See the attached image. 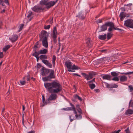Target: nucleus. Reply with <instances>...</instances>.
Here are the masks:
<instances>
[{"mask_svg": "<svg viewBox=\"0 0 133 133\" xmlns=\"http://www.w3.org/2000/svg\"><path fill=\"white\" fill-rule=\"evenodd\" d=\"M69 117L71 122H72L74 119L75 118L74 116L71 115L69 116Z\"/></svg>", "mask_w": 133, "mask_h": 133, "instance_id": "nucleus-36", "label": "nucleus"}, {"mask_svg": "<svg viewBox=\"0 0 133 133\" xmlns=\"http://www.w3.org/2000/svg\"><path fill=\"white\" fill-rule=\"evenodd\" d=\"M114 29L115 30H120L121 31H123V30L122 29H120L118 28H114Z\"/></svg>", "mask_w": 133, "mask_h": 133, "instance_id": "nucleus-55", "label": "nucleus"}, {"mask_svg": "<svg viewBox=\"0 0 133 133\" xmlns=\"http://www.w3.org/2000/svg\"><path fill=\"white\" fill-rule=\"evenodd\" d=\"M48 2L47 0H42L40 2V4L42 5H43L46 6Z\"/></svg>", "mask_w": 133, "mask_h": 133, "instance_id": "nucleus-21", "label": "nucleus"}, {"mask_svg": "<svg viewBox=\"0 0 133 133\" xmlns=\"http://www.w3.org/2000/svg\"><path fill=\"white\" fill-rule=\"evenodd\" d=\"M76 108H77V109H79L80 108V107H79V105H76Z\"/></svg>", "mask_w": 133, "mask_h": 133, "instance_id": "nucleus-58", "label": "nucleus"}, {"mask_svg": "<svg viewBox=\"0 0 133 133\" xmlns=\"http://www.w3.org/2000/svg\"><path fill=\"white\" fill-rule=\"evenodd\" d=\"M57 31L56 29V27L55 26L53 28V31L52 37L54 40V42L56 43V39L57 37Z\"/></svg>", "mask_w": 133, "mask_h": 133, "instance_id": "nucleus-9", "label": "nucleus"}, {"mask_svg": "<svg viewBox=\"0 0 133 133\" xmlns=\"http://www.w3.org/2000/svg\"><path fill=\"white\" fill-rule=\"evenodd\" d=\"M36 59H37V62H38V60L39 59V57H36Z\"/></svg>", "mask_w": 133, "mask_h": 133, "instance_id": "nucleus-61", "label": "nucleus"}, {"mask_svg": "<svg viewBox=\"0 0 133 133\" xmlns=\"http://www.w3.org/2000/svg\"><path fill=\"white\" fill-rule=\"evenodd\" d=\"M74 75H76V76H78L79 77H81V75H78V74H77L76 73H74V74H72Z\"/></svg>", "mask_w": 133, "mask_h": 133, "instance_id": "nucleus-57", "label": "nucleus"}, {"mask_svg": "<svg viewBox=\"0 0 133 133\" xmlns=\"http://www.w3.org/2000/svg\"><path fill=\"white\" fill-rule=\"evenodd\" d=\"M42 101H43V102L44 103V104L42 106H44L45 105H46L45 104H44V103L45 102V98L43 95H42Z\"/></svg>", "mask_w": 133, "mask_h": 133, "instance_id": "nucleus-43", "label": "nucleus"}, {"mask_svg": "<svg viewBox=\"0 0 133 133\" xmlns=\"http://www.w3.org/2000/svg\"><path fill=\"white\" fill-rule=\"evenodd\" d=\"M95 78H93L92 80H91V81H88V83H92V82H95Z\"/></svg>", "mask_w": 133, "mask_h": 133, "instance_id": "nucleus-53", "label": "nucleus"}, {"mask_svg": "<svg viewBox=\"0 0 133 133\" xmlns=\"http://www.w3.org/2000/svg\"><path fill=\"white\" fill-rule=\"evenodd\" d=\"M24 26V24H21L20 25L19 30L18 32H19L21 30Z\"/></svg>", "mask_w": 133, "mask_h": 133, "instance_id": "nucleus-40", "label": "nucleus"}, {"mask_svg": "<svg viewBox=\"0 0 133 133\" xmlns=\"http://www.w3.org/2000/svg\"><path fill=\"white\" fill-rule=\"evenodd\" d=\"M75 98L76 99H78L80 101H82V99L81 97H79L78 95H76L75 96Z\"/></svg>", "mask_w": 133, "mask_h": 133, "instance_id": "nucleus-37", "label": "nucleus"}, {"mask_svg": "<svg viewBox=\"0 0 133 133\" xmlns=\"http://www.w3.org/2000/svg\"><path fill=\"white\" fill-rule=\"evenodd\" d=\"M109 23L110 24V26H109V28L108 29V31H109L110 32L112 31L113 30V29H114L115 25L114 23L112 22H109Z\"/></svg>", "mask_w": 133, "mask_h": 133, "instance_id": "nucleus-15", "label": "nucleus"}, {"mask_svg": "<svg viewBox=\"0 0 133 133\" xmlns=\"http://www.w3.org/2000/svg\"><path fill=\"white\" fill-rule=\"evenodd\" d=\"M22 121L23 122L24 121V116L23 114L22 116Z\"/></svg>", "mask_w": 133, "mask_h": 133, "instance_id": "nucleus-62", "label": "nucleus"}, {"mask_svg": "<svg viewBox=\"0 0 133 133\" xmlns=\"http://www.w3.org/2000/svg\"><path fill=\"white\" fill-rule=\"evenodd\" d=\"M71 69L72 70H78L79 69H80V68L77 66H76L75 65H73L72 66Z\"/></svg>", "mask_w": 133, "mask_h": 133, "instance_id": "nucleus-27", "label": "nucleus"}, {"mask_svg": "<svg viewBox=\"0 0 133 133\" xmlns=\"http://www.w3.org/2000/svg\"><path fill=\"white\" fill-rule=\"evenodd\" d=\"M103 59L104 61H107V62H109L110 60V58L109 57H105Z\"/></svg>", "mask_w": 133, "mask_h": 133, "instance_id": "nucleus-38", "label": "nucleus"}, {"mask_svg": "<svg viewBox=\"0 0 133 133\" xmlns=\"http://www.w3.org/2000/svg\"><path fill=\"white\" fill-rule=\"evenodd\" d=\"M110 25H111L110 23H109V22L106 23L104 24L101 26V31H105L107 29V26H110Z\"/></svg>", "mask_w": 133, "mask_h": 133, "instance_id": "nucleus-7", "label": "nucleus"}, {"mask_svg": "<svg viewBox=\"0 0 133 133\" xmlns=\"http://www.w3.org/2000/svg\"><path fill=\"white\" fill-rule=\"evenodd\" d=\"M50 25H45L44 26V28L45 29H48L50 28Z\"/></svg>", "mask_w": 133, "mask_h": 133, "instance_id": "nucleus-45", "label": "nucleus"}, {"mask_svg": "<svg viewBox=\"0 0 133 133\" xmlns=\"http://www.w3.org/2000/svg\"><path fill=\"white\" fill-rule=\"evenodd\" d=\"M51 69H45L44 67H43L41 69V74L42 76H45L47 75Z\"/></svg>", "mask_w": 133, "mask_h": 133, "instance_id": "nucleus-6", "label": "nucleus"}, {"mask_svg": "<svg viewBox=\"0 0 133 133\" xmlns=\"http://www.w3.org/2000/svg\"><path fill=\"white\" fill-rule=\"evenodd\" d=\"M82 74L83 75V76L88 81L92 79L93 78V74L91 73H89L88 75L83 73H82Z\"/></svg>", "mask_w": 133, "mask_h": 133, "instance_id": "nucleus-5", "label": "nucleus"}, {"mask_svg": "<svg viewBox=\"0 0 133 133\" xmlns=\"http://www.w3.org/2000/svg\"><path fill=\"white\" fill-rule=\"evenodd\" d=\"M89 86L91 89H94L95 87V85L94 84H89Z\"/></svg>", "mask_w": 133, "mask_h": 133, "instance_id": "nucleus-32", "label": "nucleus"}, {"mask_svg": "<svg viewBox=\"0 0 133 133\" xmlns=\"http://www.w3.org/2000/svg\"><path fill=\"white\" fill-rule=\"evenodd\" d=\"M133 21L131 19H128L124 22V25L130 28Z\"/></svg>", "mask_w": 133, "mask_h": 133, "instance_id": "nucleus-10", "label": "nucleus"}, {"mask_svg": "<svg viewBox=\"0 0 133 133\" xmlns=\"http://www.w3.org/2000/svg\"><path fill=\"white\" fill-rule=\"evenodd\" d=\"M123 74L125 75H130L133 74V71L132 72H128L126 73H123Z\"/></svg>", "mask_w": 133, "mask_h": 133, "instance_id": "nucleus-47", "label": "nucleus"}, {"mask_svg": "<svg viewBox=\"0 0 133 133\" xmlns=\"http://www.w3.org/2000/svg\"><path fill=\"white\" fill-rule=\"evenodd\" d=\"M120 18V20L122 21L126 17V13L123 12H121L119 15Z\"/></svg>", "mask_w": 133, "mask_h": 133, "instance_id": "nucleus-16", "label": "nucleus"}, {"mask_svg": "<svg viewBox=\"0 0 133 133\" xmlns=\"http://www.w3.org/2000/svg\"><path fill=\"white\" fill-rule=\"evenodd\" d=\"M127 77L125 76H121L120 78V80L122 82H124L127 80Z\"/></svg>", "mask_w": 133, "mask_h": 133, "instance_id": "nucleus-19", "label": "nucleus"}, {"mask_svg": "<svg viewBox=\"0 0 133 133\" xmlns=\"http://www.w3.org/2000/svg\"><path fill=\"white\" fill-rule=\"evenodd\" d=\"M10 48V45H7L3 48V50L4 52H6V51Z\"/></svg>", "mask_w": 133, "mask_h": 133, "instance_id": "nucleus-25", "label": "nucleus"}, {"mask_svg": "<svg viewBox=\"0 0 133 133\" xmlns=\"http://www.w3.org/2000/svg\"><path fill=\"white\" fill-rule=\"evenodd\" d=\"M23 107V111H24L25 110V107L24 105H22Z\"/></svg>", "mask_w": 133, "mask_h": 133, "instance_id": "nucleus-64", "label": "nucleus"}, {"mask_svg": "<svg viewBox=\"0 0 133 133\" xmlns=\"http://www.w3.org/2000/svg\"><path fill=\"white\" fill-rule=\"evenodd\" d=\"M111 75L114 77H116L118 76V74L115 72H111Z\"/></svg>", "mask_w": 133, "mask_h": 133, "instance_id": "nucleus-31", "label": "nucleus"}, {"mask_svg": "<svg viewBox=\"0 0 133 133\" xmlns=\"http://www.w3.org/2000/svg\"><path fill=\"white\" fill-rule=\"evenodd\" d=\"M18 37L16 35H13L11 37L9 38V39L12 42H14L17 40Z\"/></svg>", "mask_w": 133, "mask_h": 133, "instance_id": "nucleus-12", "label": "nucleus"}, {"mask_svg": "<svg viewBox=\"0 0 133 133\" xmlns=\"http://www.w3.org/2000/svg\"><path fill=\"white\" fill-rule=\"evenodd\" d=\"M0 4L3 6H4V3L2 0H0Z\"/></svg>", "mask_w": 133, "mask_h": 133, "instance_id": "nucleus-52", "label": "nucleus"}, {"mask_svg": "<svg viewBox=\"0 0 133 133\" xmlns=\"http://www.w3.org/2000/svg\"><path fill=\"white\" fill-rule=\"evenodd\" d=\"M65 65L67 68L69 69H68V71L70 72L73 71L71 69L72 67V64L70 62H66L65 63Z\"/></svg>", "mask_w": 133, "mask_h": 133, "instance_id": "nucleus-11", "label": "nucleus"}, {"mask_svg": "<svg viewBox=\"0 0 133 133\" xmlns=\"http://www.w3.org/2000/svg\"><path fill=\"white\" fill-rule=\"evenodd\" d=\"M76 113H74L75 114H76L75 115V117L76 118L78 119H81L82 118V116L81 115V114H79L78 115L77 114V112L76 111Z\"/></svg>", "mask_w": 133, "mask_h": 133, "instance_id": "nucleus-23", "label": "nucleus"}, {"mask_svg": "<svg viewBox=\"0 0 133 133\" xmlns=\"http://www.w3.org/2000/svg\"><path fill=\"white\" fill-rule=\"evenodd\" d=\"M48 37L47 32L45 31H42L39 35V41L42 42L43 46L46 48H48Z\"/></svg>", "mask_w": 133, "mask_h": 133, "instance_id": "nucleus-2", "label": "nucleus"}, {"mask_svg": "<svg viewBox=\"0 0 133 133\" xmlns=\"http://www.w3.org/2000/svg\"><path fill=\"white\" fill-rule=\"evenodd\" d=\"M112 80L114 81H118L119 79L118 77H114L112 79Z\"/></svg>", "mask_w": 133, "mask_h": 133, "instance_id": "nucleus-42", "label": "nucleus"}, {"mask_svg": "<svg viewBox=\"0 0 133 133\" xmlns=\"http://www.w3.org/2000/svg\"><path fill=\"white\" fill-rule=\"evenodd\" d=\"M125 131L126 132V133H129L130 132L129 128H128L127 129L125 130Z\"/></svg>", "mask_w": 133, "mask_h": 133, "instance_id": "nucleus-51", "label": "nucleus"}, {"mask_svg": "<svg viewBox=\"0 0 133 133\" xmlns=\"http://www.w3.org/2000/svg\"><path fill=\"white\" fill-rule=\"evenodd\" d=\"M41 67V65L39 63H37V66L36 67V69L37 70H38Z\"/></svg>", "mask_w": 133, "mask_h": 133, "instance_id": "nucleus-46", "label": "nucleus"}, {"mask_svg": "<svg viewBox=\"0 0 133 133\" xmlns=\"http://www.w3.org/2000/svg\"><path fill=\"white\" fill-rule=\"evenodd\" d=\"M118 87V85L115 84H114L111 85V87L112 88H117Z\"/></svg>", "mask_w": 133, "mask_h": 133, "instance_id": "nucleus-44", "label": "nucleus"}, {"mask_svg": "<svg viewBox=\"0 0 133 133\" xmlns=\"http://www.w3.org/2000/svg\"><path fill=\"white\" fill-rule=\"evenodd\" d=\"M23 81H20V82L21 85H23L26 84L25 80L23 79Z\"/></svg>", "mask_w": 133, "mask_h": 133, "instance_id": "nucleus-35", "label": "nucleus"}, {"mask_svg": "<svg viewBox=\"0 0 133 133\" xmlns=\"http://www.w3.org/2000/svg\"><path fill=\"white\" fill-rule=\"evenodd\" d=\"M104 79H107L108 80H111V76L109 75H104L102 77Z\"/></svg>", "mask_w": 133, "mask_h": 133, "instance_id": "nucleus-17", "label": "nucleus"}, {"mask_svg": "<svg viewBox=\"0 0 133 133\" xmlns=\"http://www.w3.org/2000/svg\"><path fill=\"white\" fill-rule=\"evenodd\" d=\"M77 110L79 114H82V111L80 108L77 109Z\"/></svg>", "mask_w": 133, "mask_h": 133, "instance_id": "nucleus-49", "label": "nucleus"}, {"mask_svg": "<svg viewBox=\"0 0 133 133\" xmlns=\"http://www.w3.org/2000/svg\"><path fill=\"white\" fill-rule=\"evenodd\" d=\"M130 28H133V22H132L131 23V26L130 27Z\"/></svg>", "mask_w": 133, "mask_h": 133, "instance_id": "nucleus-60", "label": "nucleus"}, {"mask_svg": "<svg viewBox=\"0 0 133 133\" xmlns=\"http://www.w3.org/2000/svg\"><path fill=\"white\" fill-rule=\"evenodd\" d=\"M42 62L45 65L49 61L43 59L42 60Z\"/></svg>", "mask_w": 133, "mask_h": 133, "instance_id": "nucleus-41", "label": "nucleus"}, {"mask_svg": "<svg viewBox=\"0 0 133 133\" xmlns=\"http://www.w3.org/2000/svg\"><path fill=\"white\" fill-rule=\"evenodd\" d=\"M129 90L130 92H132L133 90V87L131 85L128 86Z\"/></svg>", "mask_w": 133, "mask_h": 133, "instance_id": "nucleus-34", "label": "nucleus"}, {"mask_svg": "<svg viewBox=\"0 0 133 133\" xmlns=\"http://www.w3.org/2000/svg\"><path fill=\"white\" fill-rule=\"evenodd\" d=\"M23 79L25 80V82L27 81H29L30 80V78L29 75H28L27 76H25L23 78Z\"/></svg>", "mask_w": 133, "mask_h": 133, "instance_id": "nucleus-33", "label": "nucleus"}, {"mask_svg": "<svg viewBox=\"0 0 133 133\" xmlns=\"http://www.w3.org/2000/svg\"><path fill=\"white\" fill-rule=\"evenodd\" d=\"M2 21H0V29L2 28Z\"/></svg>", "mask_w": 133, "mask_h": 133, "instance_id": "nucleus-56", "label": "nucleus"}, {"mask_svg": "<svg viewBox=\"0 0 133 133\" xmlns=\"http://www.w3.org/2000/svg\"><path fill=\"white\" fill-rule=\"evenodd\" d=\"M44 85L49 92L51 93L44 103V104L46 105L50 101H54L56 99L57 95L56 94L60 92L62 90V88L58 82L55 81L50 83H45Z\"/></svg>", "mask_w": 133, "mask_h": 133, "instance_id": "nucleus-1", "label": "nucleus"}, {"mask_svg": "<svg viewBox=\"0 0 133 133\" xmlns=\"http://www.w3.org/2000/svg\"><path fill=\"white\" fill-rule=\"evenodd\" d=\"M94 91L96 92L97 93L99 92L100 91V90L98 89H95Z\"/></svg>", "mask_w": 133, "mask_h": 133, "instance_id": "nucleus-54", "label": "nucleus"}, {"mask_svg": "<svg viewBox=\"0 0 133 133\" xmlns=\"http://www.w3.org/2000/svg\"><path fill=\"white\" fill-rule=\"evenodd\" d=\"M42 79L44 81H50L51 80L48 76L43 78Z\"/></svg>", "mask_w": 133, "mask_h": 133, "instance_id": "nucleus-30", "label": "nucleus"}, {"mask_svg": "<svg viewBox=\"0 0 133 133\" xmlns=\"http://www.w3.org/2000/svg\"><path fill=\"white\" fill-rule=\"evenodd\" d=\"M102 20L99 19L98 21V23H100L102 22Z\"/></svg>", "mask_w": 133, "mask_h": 133, "instance_id": "nucleus-59", "label": "nucleus"}, {"mask_svg": "<svg viewBox=\"0 0 133 133\" xmlns=\"http://www.w3.org/2000/svg\"><path fill=\"white\" fill-rule=\"evenodd\" d=\"M112 34L111 33H108L107 34V38L108 40L109 39L112 37Z\"/></svg>", "mask_w": 133, "mask_h": 133, "instance_id": "nucleus-29", "label": "nucleus"}, {"mask_svg": "<svg viewBox=\"0 0 133 133\" xmlns=\"http://www.w3.org/2000/svg\"><path fill=\"white\" fill-rule=\"evenodd\" d=\"M4 56L3 53L2 52L0 51V58H1L3 57Z\"/></svg>", "mask_w": 133, "mask_h": 133, "instance_id": "nucleus-48", "label": "nucleus"}, {"mask_svg": "<svg viewBox=\"0 0 133 133\" xmlns=\"http://www.w3.org/2000/svg\"><path fill=\"white\" fill-rule=\"evenodd\" d=\"M107 50L106 49L100 50V51L102 52L106 53Z\"/></svg>", "mask_w": 133, "mask_h": 133, "instance_id": "nucleus-50", "label": "nucleus"}, {"mask_svg": "<svg viewBox=\"0 0 133 133\" xmlns=\"http://www.w3.org/2000/svg\"><path fill=\"white\" fill-rule=\"evenodd\" d=\"M46 65L49 68H51L52 67V64L49 62V61L46 64Z\"/></svg>", "mask_w": 133, "mask_h": 133, "instance_id": "nucleus-39", "label": "nucleus"}, {"mask_svg": "<svg viewBox=\"0 0 133 133\" xmlns=\"http://www.w3.org/2000/svg\"><path fill=\"white\" fill-rule=\"evenodd\" d=\"M28 133H35V132L34 131H30Z\"/></svg>", "mask_w": 133, "mask_h": 133, "instance_id": "nucleus-63", "label": "nucleus"}, {"mask_svg": "<svg viewBox=\"0 0 133 133\" xmlns=\"http://www.w3.org/2000/svg\"><path fill=\"white\" fill-rule=\"evenodd\" d=\"M45 7H43L42 6L36 5L31 8L33 11L36 12H40L44 10L45 9Z\"/></svg>", "mask_w": 133, "mask_h": 133, "instance_id": "nucleus-3", "label": "nucleus"}, {"mask_svg": "<svg viewBox=\"0 0 133 133\" xmlns=\"http://www.w3.org/2000/svg\"><path fill=\"white\" fill-rule=\"evenodd\" d=\"M40 54L39 51L38 52L35 51L32 54V56L35 57H38L39 55Z\"/></svg>", "mask_w": 133, "mask_h": 133, "instance_id": "nucleus-24", "label": "nucleus"}, {"mask_svg": "<svg viewBox=\"0 0 133 133\" xmlns=\"http://www.w3.org/2000/svg\"><path fill=\"white\" fill-rule=\"evenodd\" d=\"M39 51L40 54H45L48 52V50L46 49H44L39 50Z\"/></svg>", "mask_w": 133, "mask_h": 133, "instance_id": "nucleus-20", "label": "nucleus"}, {"mask_svg": "<svg viewBox=\"0 0 133 133\" xmlns=\"http://www.w3.org/2000/svg\"><path fill=\"white\" fill-rule=\"evenodd\" d=\"M49 73L50 74L48 76L49 78L51 79L54 78V71L52 70L51 69Z\"/></svg>", "mask_w": 133, "mask_h": 133, "instance_id": "nucleus-14", "label": "nucleus"}, {"mask_svg": "<svg viewBox=\"0 0 133 133\" xmlns=\"http://www.w3.org/2000/svg\"><path fill=\"white\" fill-rule=\"evenodd\" d=\"M98 38L101 40H104L106 38L107 35L105 34L104 35H99L98 36Z\"/></svg>", "mask_w": 133, "mask_h": 133, "instance_id": "nucleus-18", "label": "nucleus"}, {"mask_svg": "<svg viewBox=\"0 0 133 133\" xmlns=\"http://www.w3.org/2000/svg\"><path fill=\"white\" fill-rule=\"evenodd\" d=\"M40 59L42 60L43 59H47V56L46 55H41L39 57Z\"/></svg>", "mask_w": 133, "mask_h": 133, "instance_id": "nucleus-28", "label": "nucleus"}, {"mask_svg": "<svg viewBox=\"0 0 133 133\" xmlns=\"http://www.w3.org/2000/svg\"><path fill=\"white\" fill-rule=\"evenodd\" d=\"M77 17H78L80 19L83 20L85 18V15H84L82 12H80L78 13Z\"/></svg>", "mask_w": 133, "mask_h": 133, "instance_id": "nucleus-13", "label": "nucleus"}, {"mask_svg": "<svg viewBox=\"0 0 133 133\" xmlns=\"http://www.w3.org/2000/svg\"><path fill=\"white\" fill-rule=\"evenodd\" d=\"M70 106H71L72 107H69L66 108H64L62 109L65 111L73 110L74 111V113H76V110L75 108L74 105L71 103H70Z\"/></svg>", "mask_w": 133, "mask_h": 133, "instance_id": "nucleus-4", "label": "nucleus"}, {"mask_svg": "<svg viewBox=\"0 0 133 133\" xmlns=\"http://www.w3.org/2000/svg\"><path fill=\"white\" fill-rule=\"evenodd\" d=\"M56 59V56L54 55L52 56V64L54 66H55V60Z\"/></svg>", "mask_w": 133, "mask_h": 133, "instance_id": "nucleus-26", "label": "nucleus"}, {"mask_svg": "<svg viewBox=\"0 0 133 133\" xmlns=\"http://www.w3.org/2000/svg\"><path fill=\"white\" fill-rule=\"evenodd\" d=\"M57 2V0L55 1H51L49 2H48L47 5L46 6V8L47 9L50 8L51 7L53 6Z\"/></svg>", "mask_w": 133, "mask_h": 133, "instance_id": "nucleus-8", "label": "nucleus"}, {"mask_svg": "<svg viewBox=\"0 0 133 133\" xmlns=\"http://www.w3.org/2000/svg\"><path fill=\"white\" fill-rule=\"evenodd\" d=\"M32 15V13L31 12H29L27 17L29 19V21H30L32 18V17H31V16Z\"/></svg>", "mask_w": 133, "mask_h": 133, "instance_id": "nucleus-22", "label": "nucleus"}]
</instances>
